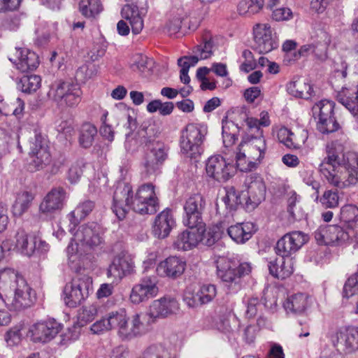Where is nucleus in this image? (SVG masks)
Masks as SVG:
<instances>
[{
  "label": "nucleus",
  "instance_id": "obj_1",
  "mask_svg": "<svg viewBox=\"0 0 358 358\" xmlns=\"http://www.w3.org/2000/svg\"><path fill=\"white\" fill-rule=\"evenodd\" d=\"M129 208L141 215L155 214L159 208L155 186L152 183L142 185L135 194L128 183L118 186L113 194L111 209L122 220Z\"/></svg>",
  "mask_w": 358,
  "mask_h": 358
},
{
  "label": "nucleus",
  "instance_id": "obj_2",
  "mask_svg": "<svg viewBox=\"0 0 358 358\" xmlns=\"http://www.w3.org/2000/svg\"><path fill=\"white\" fill-rule=\"evenodd\" d=\"M141 315L135 314L132 317L131 324L124 310L112 311L91 326L93 334H101L111 329H117V334L122 340H131L145 332L144 324L140 320Z\"/></svg>",
  "mask_w": 358,
  "mask_h": 358
},
{
  "label": "nucleus",
  "instance_id": "obj_3",
  "mask_svg": "<svg viewBox=\"0 0 358 358\" xmlns=\"http://www.w3.org/2000/svg\"><path fill=\"white\" fill-rule=\"evenodd\" d=\"M345 169L349 183L353 184L358 181V154L348 152L345 155L343 164L334 149L327 150V155L321 162L319 170L321 174L331 185L339 187L342 176L341 169Z\"/></svg>",
  "mask_w": 358,
  "mask_h": 358
},
{
  "label": "nucleus",
  "instance_id": "obj_4",
  "mask_svg": "<svg viewBox=\"0 0 358 358\" xmlns=\"http://www.w3.org/2000/svg\"><path fill=\"white\" fill-rule=\"evenodd\" d=\"M252 271L251 264L242 262L236 265L229 259H222L217 263V275L228 294H236L243 287L244 278Z\"/></svg>",
  "mask_w": 358,
  "mask_h": 358
},
{
  "label": "nucleus",
  "instance_id": "obj_5",
  "mask_svg": "<svg viewBox=\"0 0 358 358\" xmlns=\"http://www.w3.org/2000/svg\"><path fill=\"white\" fill-rule=\"evenodd\" d=\"M208 134L206 124L189 123L182 130L180 137L181 152L187 157L196 159L203 152V143Z\"/></svg>",
  "mask_w": 358,
  "mask_h": 358
},
{
  "label": "nucleus",
  "instance_id": "obj_6",
  "mask_svg": "<svg viewBox=\"0 0 358 358\" xmlns=\"http://www.w3.org/2000/svg\"><path fill=\"white\" fill-rule=\"evenodd\" d=\"M208 134L206 124L189 123L182 130L180 137L181 152L187 157L196 159L203 152V143Z\"/></svg>",
  "mask_w": 358,
  "mask_h": 358
},
{
  "label": "nucleus",
  "instance_id": "obj_7",
  "mask_svg": "<svg viewBox=\"0 0 358 358\" xmlns=\"http://www.w3.org/2000/svg\"><path fill=\"white\" fill-rule=\"evenodd\" d=\"M36 291L28 284L25 278H20L14 285L12 293L6 294L2 306L10 311L20 312L33 306L36 301Z\"/></svg>",
  "mask_w": 358,
  "mask_h": 358
},
{
  "label": "nucleus",
  "instance_id": "obj_8",
  "mask_svg": "<svg viewBox=\"0 0 358 358\" xmlns=\"http://www.w3.org/2000/svg\"><path fill=\"white\" fill-rule=\"evenodd\" d=\"M92 292V279L87 275H79L67 282L64 287L65 304L74 308L80 305Z\"/></svg>",
  "mask_w": 358,
  "mask_h": 358
},
{
  "label": "nucleus",
  "instance_id": "obj_9",
  "mask_svg": "<svg viewBox=\"0 0 358 358\" xmlns=\"http://www.w3.org/2000/svg\"><path fill=\"white\" fill-rule=\"evenodd\" d=\"M335 103L323 99L312 108L313 117L317 122V129L322 134H329L341 129L334 113Z\"/></svg>",
  "mask_w": 358,
  "mask_h": 358
},
{
  "label": "nucleus",
  "instance_id": "obj_10",
  "mask_svg": "<svg viewBox=\"0 0 358 358\" xmlns=\"http://www.w3.org/2000/svg\"><path fill=\"white\" fill-rule=\"evenodd\" d=\"M206 207V200L201 193L190 194L183 204L182 223L187 227L201 226Z\"/></svg>",
  "mask_w": 358,
  "mask_h": 358
},
{
  "label": "nucleus",
  "instance_id": "obj_11",
  "mask_svg": "<svg viewBox=\"0 0 358 358\" xmlns=\"http://www.w3.org/2000/svg\"><path fill=\"white\" fill-rule=\"evenodd\" d=\"M29 155L31 161L29 163L27 169L31 172L42 170L51 162V155L47 141L36 131L34 140L31 142Z\"/></svg>",
  "mask_w": 358,
  "mask_h": 358
},
{
  "label": "nucleus",
  "instance_id": "obj_12",
  "mask_svg": "<svg viewBox=\"0 0 358 358\" xmlns=\"http://www.w3.org/2000/svg\"><path fill=\"white\" fill-rule=\"evenodd\" d=\"M328 338L338 350L341 345L345 355H350L358 350V327H342L332 333H329Z\"/></svg>",
  "mask_w": 358,
  "mask_h": 358
},
{
  "label": "nucleus",
  "instance_id": "obj_13",
  "mask_svg": "<svg viewBox=\"0 0 358 358\" xmlns=\"http://www.w3.org/2000/svg\"><path fill=\"white\" fill-rule=\"evenodd\" d=\"M74 238L83 246L92 250L101 249L104 245L101 227L95 222L80 226L74 234Z\"/></svg>",
  "mask_w": 358,
  "mask_h": 358
},
{
  "label": "nucleus",
  "instance_id": "obj_14",
  "mask_svg": "<svg viewBox=\"0 0 358 358\" xmlns=\"http://www.w3.org/2000/svg\"><path fill=\"white\" fill-rule=\"evenodd\" d=\"M313 235L317 243L320 245H342L350 238V232L337 224L320 226Z\"/></svg>",
  "mask_w": 358,
  "mask_h": 358
},
{
  "label": "nucleus",
  "instance_id": "obj_15",
  "mask_svg": "<svg viewBox=\"0 0 358 358\" xmlns=\"http://www.w3.org/2000/svg\"><path fill=\"white\" fill-rule=\"evenodd\" d=\"M206 171L208 177L217 182H224L234 175L236 169L222 155H217L208 159L206 163Z\"/></svg>",
  "mask_w": 358,
  "mask_h": 358
},
{
  "label": "nucleus",
  "instance_id": "obj_16",
  "mask_svg": "<svg viewBox=\"0 0 358 358\" xmlns=\"http://www.w3.org/2000/svg\"><path fill=\"white\" fill-rule=\"evenodd\" d=\"M158 278L156 275L142 277L138 283L134 285L130 294V300L133 303L139 304L155 297L159 292Z\"/></svg>",
  "mask_w": 358,
  "mask_h": 358
},
{
  "label": "nucleus",
  "instance_id": "obj_17",
  "mask_svg": "<svg viewBox=\"0 0 358 358\" xmlns=\"http://www.w3.org/2000/svg\"><path fill=\"white\" fill-rule=\"evenodd\" d=\"M248 184L247 193H244V207L246 210H254L265 199L266 185L261 176L251 175L246 179Z\"/></svg>",
  "mask_w": 358,
  "mask_h": 358
},
{
  "label": "nucleus",
  "instance_id": "obj_18",
  "mask_svg": "<svg viewBox=\"0 0 358 358\" xmlns=\"http://www.w3.org/2000/svg\"><path fill=\"white\" fill-rule=\"evenodd\" d=\"M253 49L259 54H266L278 47L276 37L272 34L271 27L268 24H258L253 29Z\"/></svg>",
  "mask_w": 358,
  "mask_h": 358
},
{
  "label": "nucleus",
  "instance_id": "obj_19",
  "mask_svg": "<svg viewBox=\"0 0 358 358\" xmlns=\"http://www.w3.org/2000/svg\"><path fill=\"white\" fill-rule=\"evenodd\" d=\"M306 242V236L303 232L292 231L278 241L275 247V252L284 258H290V256L298 251Z\"/></svg>",
  "mask_w": 358,
  "mask_h": 358
},
{
  "label": "nucleus",
  "instance_id": "obj_20",
  "mask_svg": "<svg viewBox=\"0 0 358 358\" xmlns=\"http://www.w3.org/2000/svg\"><path fill=\"white\" fill-rule=\"evenodd\" d=\"M62 327L55 319L36 322L29 329L31 338L34 343H48L59 334Z\"/></svg>",
  "mask_w": 358,
  "mask_h": 358
},
{
  "label": "nucleus",
  "instance_id": "obj_21",
  "mask_svg": "<svg viewBox=\"0 0 358 358\" xmlns=\"http://www.w3.org/2000/svg\"><path fill=\"white\" fill-rule=\"evenodd\" d=\"M66 200V192L62 187L52 188L43 199L39 211L44 215H52L64 208Z\"/></svg>",
  "mask_w": 358,
  "mask_h": 358
},
{
  "label": "nucleus",
  "instance_id": "obj_22",
  "mask_svg": "<svg viewBox=\"0 0 358 358\" xmlns=\"http://www.w3.org/2000/svg\"><path fill=\"white\" fill-rule=\"evenodd\" d=\"M168 157L167 150L162 143L157 142L146 153L144 167L147 176L157 174Z\"/></svg>",
  "mask_w": 358,
  "mask_h": 358
},
{
  "label": "nucleus",
  "instance_id": "obj_23",
  "mask_svg": "<svg viewBox=\"0 0 358 358\" xmlns=\"http://www.w3.org/2000/svg\"><path fill=\"white\" fill-rule=\"evenodd\" d=\"M176 227V222L173 211L166 208L156 217L152 224V234L159 239L168 237L171 230Z\"/></svg>",
  "mask_w": 358,
  "mask_h": 358
},
{
  "label": "nucleus",
  "instance_id": "obj_24",
  "mask_svg": "<svg viewBox=\"0 0 358 358\" xmlns=\"http://www.w3.org/2000/svg\"><path fill=\"white\" fill-rule=\"evenodd\" d=\"M134 264L132 259L123 254L116 255L107 269V277L113 278V282H118L132 273Z\"/></svg>",
  "mask_w": 358,
  "mask_h": 358
},
{
  "label": "nucleus",
  "instance_id": "obj_25",
  "mask_svg": "<svg viewBox=\"0 0 358 358\" xmlns=\"http://www.w3.org/2000/svg\"><path fill=\"white\" fill-rule=\"evenodd\" d=\"M179 310V303L175 297L165 296L155 300L149 308V315L152 318H164L176 314Z\"/></svg>",
  "mask_w": 358,
  "mask_h": 358
},
{
  "label": "nucleus",
  "instance_id": "obj_26",
  "mask_svg": "<svg viewBox=\"0 0 358 358\" xmlns=\"http://www.w3.org/2000/svg\"><path fill=\"white\" fill-rule=\"evenodd\" d=\"M201 229L200 227V230ZM198 230L199 231V228L197 227H192L179 233L173 241V248L182 251L191 250L196 248L201 241V235Z\"/></svg>",
  "mask_w": 358,
  "mask_h": 358
},
{
  "label": "nucleus",
  "instance_id": "obj_27",
  "mask_svg": "<svg viewBox=\"0 0 358 358\" xmlns=\"http://www.w3.org/2000/svg\"><path fill=\"white\" fill-rule=\"evenodd\" d=\"M269 273L275 278L284 280L289 277L294 272L292 258L282 257L270 258L268 261Z\"/></svg>",
  "mask_w": 358,
  "mask_h": 358
},
{
  "label": "nucleus",
  "instance_id": "obj_28",
  "mask_svg": "<svg viewBox=\"0 0 358 358\" xmlns=\"http://www.w3.org/2000/svg\"><path fill=\"white\" fill-rule=\"evenodd\" d=\"M186 262L182 259L171 256L161 262L157 268L159 274L171 278H177L185 271Z\"/></svg>",
  "mask_w": 358,
  "mask_h": 358
},
{
  "label": "nucleus",
  "instance_id": "obj_29",
  "mask_svg": "<svg viewBox=\"0 0 358 358\" xmlns=\"http://www.w3.org/2000/svg\"><path fill=\"white\" fill-rule=\"evenodd\" d=\"M16 59L13 62L22 72H28L37 69L39 65L38 56L27 48H16Z\"/></svg>",
  "mask_w": 358,
  "mask_h": 358
},
{
  "label": "nucleus",
  "instance_id": "obj_30",
  "mask_svg": "<svg viewBox=\"0 0 358 358\" xmlns=\"http://www.w3.org/2000/svg\"><path fill=\"white\" fill-rule=\"evenodd\" d=\"M20 278H24L13 268H6L0 270V306L5 303L6 294L12 293L14 285Z\"/></svg>",
  "mask_w": 358,
  "mask_h": 358
},
{
  "label": "nucleus",
  "instance_id": "obj_31",
  "mask_svg": "<svg viewBox=\"0 0 358 358\" xmlns=\"http://www.w3.org/2000/svg\"><path fill=\"white\" fill-rule=\"evenodd\" d=\"M244 146H246L248 151H256L257 152L254 155H250L248 158L260 162L264 157L266 144L264 136H246L243 137L238 147L242 149Z\"/></svg>",
  "mask_w": 358,
  "mask_h": 358
},
{
  "label": "nucleus",
  "instance_id": "obj_32",
  "mask_svg": "<svg viewBox=\"0 0 358 358\" xmlns=\"http://www.w3.org/2000/svg\"><path fill=\"white\" fill-rule=\"evenodd\" d=\"M79 84L71 80H57L50 85L48 95L57 102H62L66 96L71 94L74 88L79 89Z\"/></svg>",
  "mask_w": 358,
  "mask_h": 358
},
{
  "label": "nucleus",
  "instance_id": "obj_33",
  "mask_svg": "<svg viewBox=\"0 0 358 358\" xmlns=\"http://www.w3.org/2000/svg\"><path fill=\"white\" fill-rule=\"evenodd\" d=\"M255 231V226L252 222L237 223L227 229L229 236L237 243H245Z\"/></svg>",
  "mask_w": 358,
  "mask_h": 358
},
{
  "label": "nucleus",
  "instance_id": "obj_34",
  "mask_svg": "<svg viewBox=\"0 0 358 358\" xmlns=\"http://www.w3.org/2000/svg\"><path fill=\"white\" fill-rule=\"evenodd\" d=\"M15 248L22 255L31 256L36 249L37 236L29 235L24 230L20 229L15 235Z\"/></svg>",
  "mask_w": 358,
  "mask_h": 358
},
{
  "label": "nucleus",
  "instance_id": "obj_35",
  "mask_svg": "<svg viewBox=\"0 0 358 358\" xmlns=\"http://www.w3.org/2000/svg\"><path fill=\"white\" fill-rule=\"evenodd\" d=\"M308 296L303 293L293 294L286 299L283 307L289 313L300 315L303 313L308 307Z\"/></svg>",
  "mask_w": 358,
  "mask_h": 358
},
{
  "label": "nucleus",
  "instance_id": "obj_36",
  "mask_svg": "<svg viewBox=\"0 0 358 358\" xmlns=\"http://www.w3.org/2000/svg\"><path fill=\"white\" fill-rule=\"evenodd\" d=\"M136 358H177L172 349L159 343H153L145 348L140 356Z\"/></svg>",
  "mask_w": 358,
  "mask_h": 358
},
{
  "label": "nucleus",
  "instance_id": "obj_37",
  "mask_svg": "<svg viewBox=\"0 0 358 358\" xmlns=\"http://www.w3.org/2000/svg\"><path fill=\"white\" fill-rule=\"evenodd\" d=\"M123 17L129 21L131 31L134 34H138L143 28V20L138 13L137 8L126 5L122 10Z\"/></svg>",
  "mask_w": 358,
  "mask_h": 358
},
{
  "label": "nucleus",
  "instance_id": "obj_38",
  "mask_svg": "<svg viewBox=\"0 0 358 358\" xmlns=\"http://www.w3.org/2000/svg\"><path fill=\"white\" fill-rule=\"evenodd\" d=\"M244 192H239L234 187L227 190L226 195L222 198L224 206L229 212L236 210L239 206L244 207Z\"/></svg>",
  "mask_w": 358,
  "mask_h": 358
},
{
  "label": "nucleus",
  "instance_id": "obj_39",
  "mask_svg": "<svg viewBox=\"0 0 358 358\" xmlns=\"http://www.w3.org/2000/svg\"><path fill=\"white\" fill-rule=\"evenodd\" d=\"M340 219L351 230L358 228V207L352 204L343 206L340 212Z\"/></svg>",
  "mask_w": 358,
  "mask_h": 358
},
{
  "label": "nucleus",
  "instance_id": "obj_40",
  "mask_svg": "<svg viewBox=\"0 0 358 358\" xmlns=\"http://www.w3.org/2000/svg\"><path fill=\"white\" fill-rule=\"evenodd\" d=\"M96 134L97 129L94 124L90 122L83 123L79 131V145L85 149L90 148Z\"/></svg>",
  "mask_w": 358,
  "mask_h": 358
},
{
  "label": "nucleus",
  "instance_id": "obj_41",
  "mask_svg": "<svg viewBox=\"0 0 358 358\" xmlns=\"http://www.w3.org/2000/svg\"><path fill=\"white\" fill-rule=\"evenodd\" d=\"M264 5V0H241L237 6V10L241 15L250 17L259 13Z\"/></svg>",
  "mask_w": 358,
  "mask_h": 358
},
{
  "label": "nucleus",
  "instance_id": "obj_42",
  "mask_svg": "<svg viewBox=\"0 0 358 358\" xmlns=\"http://www.w3.org/2000/svg\"><path fill=\"white\" fill-rule=\"evenodd\" d=\"M275 303V300L268 303L265 296L262 297L261 301H259L258 297H250L247 301L246 315L249 318L254 317L259 311L262 310V306L266 308H272L273 306Z\"/></svg>",
  "mask_w": 358,
  "mask_h": 358
},
{
  "label": "nucleus",
  "instance_id": "obj_43",
  "mask_svg": "<svg viewBox=\"0 0 358 358\" xmlns=\"http://www.w3.org/2000/svg\"><path fill=\"white\" fill-rule=\"evenodd\" d=\"M102 9L100 0H80L79 2V11L87 18L96 17Z\"/></svg>",
  "mask_w": 358,
  "mask_h": 358
},
{
  "label": "nucleus",
  "instance_id": "obj_44",
  "mask_svg": "<svg viewBox=\"0 0 358 358\" xmlns=\"http://www.w3.org/2000/svg\"><path fill=\"white\" fill-rule=\"evenodd\" d=\"M355 95V99H352L350 96H347L343 90L338 92L336 100L350 112L355 120L358 123V85Z\"/></svg>",
  "mask_w": 358,
  "mask_h": 358
},
{
  "label": "nucleus",
  "instance_id": "obj_45",
  "mask_svg": "<svg viewBox=\"0 0 358 358\" xmlns=\"http://www.w3.org/2000/svg\"><path fill=\"white\" fill-rule=\"evenodd\" d=\"M287 87L290 94L298 98L308 99L313 93L312 86L301 80L292 81Z\"/></svg>",
  "mask_w": 358,
  "mask_h": 358
},
{
  "label": "nucleus",
  "instance_id": "obj_46",
  "mask_svg": "<svg viewBox=\"0 0 358 358\" xmlns=\"http://www.w3.org/2000/svg\"><path fill=\"white\" fill-rule=\"evenodd\" d=\"M41 85V78L37 75H24L17 83L22 92L26 94H31L36 92L40 88Z\"/></svg>",
  "mask_w": 358,
  "mask_h": 358
},
{
  "label": "nucleus",
  "instance_id": "obj_47",
  "mask_svg": "<svg viewBox=\"0 0 358 358\" xmlns=\"http://www.w3.org/2000/svg\"><path fill=\"white\" fill-rule=\"evenodd\" d=\"M197 228H202L201 230H198L201 235V241L203 245L208 247L213 245L221 237L220 233L217 228L209 229L208 231L206 229V224L203 222L201 226H196Z\"/></svg>",
  "mask_w": 358,
  "mask_h": 358
},
{
  "label": "nucleus",
  "instance_id": "obj_48",
  "mask_svg": "<svg viewBox=\"0 0 358 358\" xmlns=\"http://www.w3.org/2000/svg\"><path fill=\"white\" fill-rule=\"evenodd\" d=\"M184 20L185 19L179 16H176L170 19L164 26V33L170 36H176V37H180L185 36V34H183L182 32Z\"/></svg>",
  "mask_w": 358,
  "mask_h": 358
},
{
  "label": "nucleus",
  "instance_id": "obj_49",
  "mask_svg": "<svg viewBox=\"0 0 358 358\" xmlns=\"http://www.w3.org/2000/svg\"><path fill=\"white\" fill-rule=\"evenodd\" d=\"M339 199L338 190L329 189L326 190L318 200L324 208H334L338 206Z\"/></svg>",
  "mask_w": 358,
  "mask_h": 358
},
{
  "label": "nucleus",
  "instance_id": "obj_50",
  "mask_svg": "<svg viewBox=\"0 0 358 358\" xmlns=\"http://www.w3.org/2000/svg\"><path fill=\"white\" fill-rule=\"evenodd\" d=\"M213 41L211 38L204 37L203 43L194 48L193 52L199 53L201 59L210 58L213 54Z\"/></svg>",
  "mask_w": 358,
  "mask_h": 358
},
{
  "label": "nucleus",
  "instance_id": "obj_51",
  "mask_svg": "<svg viewBox=\"0 0 358 358\" xmlns=\"http://www.w3.org/2000/svg\"><path fill=\"white\" fill-rule=\"evenodd\" d=\"M238 148V152L236 154V166L242 172L251 171L255 169L259 163L258 161L247 160L245 152H241V148Z\"/></svg>",
  "mask_w": 358,
  "mask_h": 358
},
{
  "label": "nucleus",
  "instance_id": "obj_52",
  "mask_svg": "<svg viewBox=\"0 0 358 358\" xmlns=\"http://www.w3.org/2000/svg\"><path fill=\"white\" fill-rule=\"evenodd\" d=\"M358 292V270L348 278L344 284L343 296L349 299Z\"/></svg>",
  "mask_w": 358,
  "mask_h": 358
},
{
  "label": "nucleus",
  "instance_id": "obj_53",
  "mask_svg": "<svg viewBox=\"0 0 358 358\" xmlns=\"http://www.w3.org/2000/svg\"><path fill=\"white\" fill-rule=\"evenodd\" d=\"M183 301L189 308H197L203 306L199 290L187 288L183 294Z\"/></svg>",
  "mask_w": 358,
  "mask_h": 358
},
{
  "label": "nucleus",
  "instance_id": "obj_54",
  "mask_svg": "<svg viewBox=\"0 0 358 358\" xmlns=\"http://www.w3.org/2000/svg\"><path fill=\"white\" fill-rule=\"evenodd\" d=\"M198 290L203 305L212 301L217 294L216 287L212 284L203 285L199 287Z\"/></svg>",
  "mask_w": 358,
  "mask_h": 358
},
{
  "label": "nucleus",
  "instance_id": "obj_55",
  "mask_svg": "<svg viewBox=\"0 0 358 358\" xmlns=\"http://www.w3.org/2000/svg\"><path fill=\"white\" fill-rule=\"evenodd\" d=\"M97 314V308L95 306H85L78 314V320L81 325L92 322Z\"/></svg>",
  "mask_w": 358,
  "mask_h": 358
},
{
  "label": "nucleus",
  "instance_id": "obj_56",
  "mask_svg": "<svg viewBox=\"0 0 358 358\" xmlns=\"http://www.w3.org/2000/svg\"><path fill=\"white\" fill-rule=\"evenodd\" d=\"M94 207L95 203L93 201L86 199L79 202L74 210L77 212V215L79 217L85 219L91 213Z\"/></svg>",
  "mask_w": 358,
  "mask_h": 358
},
{
  "label": "nucleus",
  "instance_id": "obj_57",
  "mask_svg": "<svg viewBox=\"0 0 358 358\" xmlns=\"http://www.w3.org/2000/svg\"><path fill=\"white\" fill-rule=\"evenodd\" d=\"M293 17V13L289 8H275L272 11L271 18L275 22L288 21Z\"/></svg>",
  "mask_w": 358,
  "mask_h": 358
},
{
  "label": "nucleus",
  "instance_id": "obj_58",
  "mask_svg": "<svg viewBox=\"0 0 358 358\" xmlns=\"http://www.w3.org/2000/svg\"><path fill=\"white\" fill-rule=\"evenodd\" d=\"M83 92L81 88H74L71 90V94L66 96L62 102H63L67 107L75 108L82 100Z\"/></svg>",
  "mask_w": 358,
  "mask_h": 358
},
{
  "label": "nucleus",
  "instance_id": "obj_59",
  "mask_svg": "<svg viewBox=\"0 0 358 358\" xmlns=\"http://www.w3.org/2000/svg\"><path fill=\"white\" fill-rule=\"evenodd\" d=\"M20 24V17L17 14L7 15L3 20L2 26L5 29L15 31Z\"/></svg>",
  "mask_w": 358,
  "mask_h": 358
},
{
  "label": "nucleus",
  "instance_id": "obj_60",
  "mask_svg": "<svg viewBox=\"0 0 358 358\" xmlns=\"http://www.w3.org/2000/svg\"><path fill=\"white\" fill-rule=\"evenodd\" d=\"M20 329L15 327L8 331L5 335V340L8 345H17L21 341Z\"/></svg>",
  "mask_w": 358,
  "mask_h": 358
},
{
  "label": "nucleus",
  "instance_id": "obj_61",
  "mask_svg": "<svg viewBox=\"0 0 358 358\" xmlns=\"http://www.w3.org/2000/svg\"><path fill=\"white\" fill-rule=\"evenodd\" d=\"M148 58L143 55H136L134 57V61L131 68L134 71L144 72L148 68Z\"/></svg>",
  "mask_w": 358,
  "mask_h": 358
},
{
  "label": "nucleus",
  "instance_id": "obj_62",
  "mask_svg": "<svg viewBox=\"0 0 358 358\" xmlns=\"http://www.w3.org/2000/svg\"><path fill=\"white\" fill-rule=\"evenodd\" d=\"M294 134L287 129L280 130L278 134L280 142L283 143L289 148H299V145L294 142Z\"/></svg>",
  "mask_w": 358,
  "mask_h": 358
},
{
  "label": "nucleus",
  "instance_id": "obj_63",
  "mask_svg": "<svg viewBox=\"0 0 358 358\" xmlns=\"http://www.w3.org/2000/svg\"><path fill=\"white\" fill-rule=\"evenodd\" d=\"M34 199L31 193L29 192H24L17 199L15 206H20V210L23 212L25 211L29 206L31 202Z\"/></svg>",
  "mask_w": 358,
  "mask_h": 358
},
{
  "label": "nucleus",
  "instance_id": "obj_64",
  "mask_svg": "<svg viewBox=\"0 0 358 358\" xmlns=\"http://www.w3.org/2000/svg\"><path fill=\"white\" fill-rule=\"evenodd\" d=\"M287 213H289V221L291 222L301 221L306 217V213L301 205L293 208L292 210H287Z\"/></svg>",
  "mask_w": 358,
  "mask_h": 358
}]
</instances>
